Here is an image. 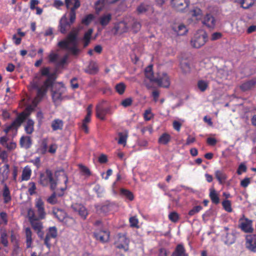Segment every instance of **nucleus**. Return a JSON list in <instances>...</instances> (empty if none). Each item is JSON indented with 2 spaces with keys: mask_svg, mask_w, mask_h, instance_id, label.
<instances>
[{
  "mask_svg": "<svg viewBox=\"0 0 256 256\" xmlns=\"http://www.w3.org/2000/svg\"><path fill=\"white\" fill-rule=\"evenodd\" d=\"M66 189V186L64 188H61L60 192H54L47 199V201L48 203L54 204L57 202V200L56 196H61L64 194V191Z\"/></svg>",
  "mask_w": 256,
  "mask_h": 256,
  "instance_id": "obj_19",
  "label": "nucleus"
},
{
  "mask_svg": "<svg viewBox=\"0 0 256 256\" xmlns=\"http://www.w3.org/2000/svg\"><path fill=\"white\" fill-rule=\"evenodd\" d=\"M146 76L152 82H160V80L156 79V77L154 75L152 71V65L150 64L144 70Z\"/></svg>",
  "mask_w": 256,
  "mask_h": 256,
  "instance_id": "obj_18",
  "label": "nucleus"
},
{
  "mask_svg": "<svg viewBox=\"0 0 256 256\" xmlns=\"http://www.w3.org/2000/svg\"><path fill=\"white\" fill-rule=\"evenodd\" d=\"M4 186V188L2 192V196L4 198V203H8L11 200V197L10 196V192L9 188L6 184H2Z\"/></svg>",
  "mask_w": 256,
  "mask_h": 256,
  "instance_id": "obj_32",
  "label": "nucleus"
},
{
  "mask_svg": "<svg viewBox=\"0 0 256 256\" xmlns=\"http://www.w3.org/2000/svg\"><path fill=\"white\" fill-rule=\"evenodd\" d=\"M126 86L124 82L118 84L115 86V89L116 92L120 94H122L126 90Z\"/></svg>",
  "mask_w": 256,
  "mask_h": 256,
  "instance_id": "obj_45",
  "label": "nucleus"
},
{
  "mask_svg": "<svg viewBox=\"0 0 256 256\" xmlns=\"http://www.w3.org/2000/svg\"><path fill=\"white\" fill-rule=\"evenodd\" d=\"M98 71V64L96 62L92 61L90 62L87 68L84 70V72L90 74H95Z\"/></svg>",
  "mask_w": 256,
  "mask_h": 256,
  "instance_id": "obj_21",
  "label": "nucleus"
},
{
  "mask_svg": "<svg viewBox=\"0 0 256 256\" xmlns=\"http://www.w3.org/2000/svg\"><path fill=\"white\" fill-rule=\"evenodd\" d=\"M60 176L64 180V184L68 182L67 176L63 170L55 172V179L52 176V173L50 170H46L44 174H41L40 178V182L43 186H46L50 184V188L52 190H54L56 187L57 182L58 180V177Z\"/></svg>",
  "mask_w": 256,
  "mask_h": 256,
  "instance_id": "obj_2",
  "label": "nucleus"
},
{
  "mask_svg": "<svg viewBox=\"0 0 256 256\" xmlns=\"http://www.w3.org/2000/svg\"><path fill=\"white\" fill-rule=\"evenodd\" d=\"M46 235L52 238H56L57 236V230L56 227H50Z\"/></svg>",
  "mask_w": 256,
  "mask_h": 256,
  "instance_id": "obj_54",
  "label": "nucleus"
},
{
  "mask_svg": "<svg viewBox=\"0 0 256 256\" xmlns=\"http://www.w3.org/2000/svg\"><path fill=\"white\" fill-rule=\"evenodd\" d=\"M171 4L178 11L182 12L188 6L186 0H172Z\"/></svg>",
  "mask_w": 256,
  "mask_h": 256,
  "instance_id": "obj_14",
  "label": "nucleus"
},
{
  "mask_svg": "<svg viewBox=\"0 0 256 256\" xmlns=\"http://www.w3.org/2000/svg\"><path fill=\"white\" fill-rule=\"evenodd\" d=\"M112 20V14H107L102 15L99 18L100 24L102 26H107Z\"/></svg>",
  "mask_w": 256,
  "mask_h": 256,
  "instance_id": "obj_28",
  "label": "nucleus"
},
{
  "mask_svg": "<svg viewBox=\"0 0 256 256\" xmlns=\"http://www.w3.org/2000/svg\"><path fill=\"white\" fill-rule=\"evenodd\" d=\"M93 32V29L92 28H90L88 30L87 32H86L84 34V38H83V41H84V47L86 48L88 46L90 42V40L91 39V36Z\"/></svg>",
  "mask_w": 256,
  "mask_h": 256,
  "instance_id": "obj_29",
  "label": "nucleus"
},
{
  "mask_svg": "<svg viewBox=\"0 0 256 256\" xmlns=\"http://www.w3.org/2000/svg\"><path fill=\"white\" fill-rule=\"evenodd\" d=\"M34 122L32 119H28L25 130L28 134H31L34 130Z\"/></svg>",
  "mask_w": 256,
  "mask_h": 256,
  "instance_id": "obj_36",
  "label": "nucleus"
},
{
  "mask_svg": "<svg viewBox=\"0 0 256 256\" xmlns=\"http://www.w3.org/2000/svg\"><path fill=\"white\" fill-rule=\"evenodd\" d=\"M26 247L29 248L31 246V244L32 242V231L29 228H26Z\"/></svg>",
  "mask_w": 256,
  "mask_h": 256,
  "instance_id": "obj_41",
  "label": "nucleus"
},
{
  "mask_svg": "<svg viewBox=\"0 0 256 256\" xmlns=\"http://www.w3.org/2000/svg\"><path fill=\"white\" fill-rule=\"evenodd\" d=\"M94 236L96 240L102 242H107L109 238V232L106 230L96 232L94 233Z\"/></svg>",
  "mask_w": 256,
  "mask_h": 256,
  "instance_id": "obj_17",
  "label": "nucleus"
},
{
  "mask_svg": "<svg viewBox=\"0 0 256 256\" xmlns=\"http://www.w3.org/2000/svg\"><path fill=\"white\" fill-rule=\"evenodd\" d=\"M76 11L74 10H70V22L71 24H72L76 20Z\"/></svg>",
  "mask_w": 256,
  "mask_h": 256,
  "instance_id": "obj_62",
  "label": "nucleus"
},
{
  "mask_svg": "<svg viewBox=\"0 0 256 256\" xmlns=\"http://www.w3.org/2000/svg\"><path fill=\"white\" fill-rule=\"evenodd\" d=\"M132 104V100L130 98H127L121 102V104L124 107H127L130 106Z\"/></svg>",
  "mask_w": 256,
  "mask_h": 256,
  "instance_id": "obj_64",
  "label": "nucleus"
},
{
  "mask_svg": "<svg viewBox=\"0 0 256 256\" xmlns=\"http://www.w3.org/2000/svg\"><path fill=\"white\" fill-rule=\"evenodd\" d=\"M60 86L55 85L52 88V98L54 102H58L62 100V94L64 92L66 88L62 82H59Z\"/></svg>",
  "mask_w": 256,
  "mask_h": 256,
  "instance_id": "obj_6",
  "label": "nucleus"
},
{
  "mask_svg": "<svg viewBox=\"0 0 256 256\" xmlns=\"http://www.w3.org/2000/svg\"><path fill=\"white\" fill-rule=\"evenodd\" d=\"M222 206L224 210L228 212H231L232 211V208H231V203L228 200H224L222 202Z\"/></svg>",
  "mask_w": 256,
  "mask_h": 256,
  "instance_id": "obj_55",
  "label": "nucleus"
},
{
  "mask_svg": "<svg viewBox=\"0 0 256 256\" xmlns=\"http://www.w3.org/2000/svg\"><path fill=\"white\" fill-rule=\"evenodd\" d=\"M73 210L76 212L81 216V218L85 220L88 214V212L86 208L82 204H74L72 206Z\"/></svg>",
  "mask_w": 256,
  "mask_h": 256,
  "instance_id": "obj_12",
  "label": "nucleus"
},
{
  "mask_svg": "<svg viewBox=\"0 0 256 256\" xmlns=\"http://www.w3.org/2000/svg\"><path fill=\"white\" fill-rule=\"evenodd\" d=\"M53 213L57 218L60 222H62L66 218V213L62 210H54Z\"/></svg>",
  "mask_w": 256,
  "mask_h": 256,
  "instance_id": "obj_38",
  "label": "nucleus"
},
{
  "mask_svg": "<svg viewBox=\"0 0 256 256\" xmlns=\"http://www.w3.org/2000/svg\"><path fill=\"white\" fill-rule=\"evenodd\" d=\"M171 256H188L185 248L182 244H178L176 248Z\"/></svg>",
  "mask_w": 256,
  "mask_h": 256,
  "instance_id": "obj_22",
  "label": "nucleus"
},
{
  "mask_svg": "<svg viewBox=\"0 0 256 256\" xmlns=\"http://www.w3.org/2000/svg\"><path fill=\"white\" fill-rule=\"evenodd\" d=\"M202 22L207 27L213 28L216 26V20L212 15L210 14H207L204 17Z\"/></svg>",
  "mask_w": 256,
  "mask_h": 256,
  "instance_id": "obj_16",
  "label": "nucleus"
},
{
  "mask_svg": "<svg viewBox=\"0 0 256 256\" xmlns=\"http://www.w3.org/2000/svg\"><path fill=\"white\" fill-rule=\"evenodd\" d=\"M28 116V114H26L24 112L20 114L12 124L4 130V132L8 134L12 129H15L17 131L18 128L26 120Z\"/></svg>",
  "mask_w": 256,
  "mask_h": 256,
  "instance_id": "obj_7",
  "label": "nucleus"
},
{
  "mask_svg": "<svg viewBox=\"0 0 256 256\" xmlns=\"http://www.w3.org/2000/svg\"><path fill=\"white\" fill-rule=\"evenodd\" d=\"M246 247L252 252H256V242L252 236H246Z\"/></svg>",
  "mask_w": 256,
  "mask_h": 256,
  "instance_id": "obj_25",
  "label": "nucleus"
},
{
  "mask_svg": "<svg viewBox=\"0 0 256 256\" xmlns=\"http://www.w3.org/2000/svg\"><path fill=\"white\" fill-rule=\"evenodd\" d=\"M106 3V0H98L96 1L95 4L96 11L98 12L101 11L104 8Z\"/></svg>",
  "mask_w": 256,
  "mask_h": 256,
  "instance_id": "obj_46",
  "label": "nucleus"
},
{
  "mask_svg": "<svg viewBox=\"0 0 256 256\" xmlns=\"http://www.w3.org/2000/svg\"><path fill=\"white\" fill-rule=\"evenodd\" d=\"M242 230L246 232H252L253 228L252 227L251 222H246L241 224Z\"/></svg>",
  "mask_w": 256,
  "mask_h": 256,
  "instance_id": "obj_40",
  "label": "nucleus"
},
{
  "mask_svg": "<svg viewBox=\"0 0 256 256\" xmlns=\"http://www.w3.org/2000/svg\"><path fill=\"white\" fill-rule=\"evenodd\" d=\"M105 104L106 102L103 101L98 104L96 108V116L101 120H105L106 115L110 112V107L106 106Z\"/></svg>",
  "mask_w": 256,
  "mask_h": 256,
  "instance_id": "obj_8",
  "label": "nucleus"
},
{
  "mask_svg": "<svg viewBox=\"0 0 256 256\" xmlns=\"http://www.w3.org/2000/svg\"><path fill=\"white\" fill-rule=\"evenodd\" d=\"M156 79L160 80V82H154L158 86L164 88H168L170 85V80L167 74L163 72L162 74H158V76Z\"/></svg>",
  "mask_w": 256,
  "mask_h": 256,
  "instance_id": "obj_10",
  "label": "nucleus"
},
{
  "mask_svg": "<svg viewBox=\"0 0 256 256\" xmlns=\"http://www.w3.org/2000/svg\"><path fill=\"white\" fill-rule=\"evenodd\" d=\"M207 40V34L205 32L200 31L196 34L191 41L192 45L195 48H200L204 46Z\"/></svg>",
  "mask_w": 256,
  "mask_h": 256,
  "instance_id": "obj_5",
  "label": "nucleus"
},
{
  "mask_svg": "<svg viewBox=\"0 0 256 256\" xmlns=\"http://www.w3.org/2000/svg\"><path fill=\"white\" fill-rule=\"evenodd\" d=\"M94 18V16L93 14H88L82 20V22L83 24L85 25H88L92 21Z\"/></svg>",
  "mask_w": 256,
  "mask_h": 256,
  "instance_id": "obj_53",
  "label": "nucleus"
},
{
  "mask_svg": "<svg viewBox=\"0 0 256 256\" xmlns=\"http://www.w3.org/2000/svg\"><path fill=\"white\" fill-rule=\"evenodd\" d=\"M36 208L38 218L44 219L46 217V213L44 210V202L40 198H38L36 202Z\"/></svg>",
  "mask_w": 256,
  "mask_h": 256,
  "instance_id": "obj_11",
  "label": "nucleus"
},
{
  "mask_svg": "<svg viewBox=\"0 0 256 256\" xmlns=\"http://www.w3.org/2000/svg\"><path fill=\"white\" fill-rule=\"evenodd\" d=\"M58 58V55L54 52H51L48 56L49 62H50L56 63Z\"/></svg>",
  "mask_w": 256,
  "mask_h": 256,
  "instance_id": "obj_59",
  "label": "nucleus"
},
{
  "mask_svg": "<svg viewBox=\"0 0 256 256\" xmlns=\"http://www.w3.org/2000/svg\"><path fill=\"white\" fill-rule=\"evenodd\" d=\"M28 216L33 229L36 232H40L42 228V222L40 221V219L37 218L34 210L30 208L28 210Z\"/></svg>",
  "mask_w": 256,
  "mask_h": 256,
  "instance_id": "obj_4",
  "label": "nucleus"
},
{
  "mask_svg": "<svg viewBox=\"0 0 256 256\" xmlns=\"http://www.w3.org/2000/svg\"><path fill=\"white\" fill-rule=\"evenodd\" d=\"M20 145L22 147L26 149L28 148L32 144V140L30 136H22L20 141Z\"/></svg>",
  "mask_w": 256,
  "mask_h": 256,
  "instance_id": "obj_26",
  "label": "nucleus"
},
{
  "mask_svg": "<svg viewBox=\"0 0 256 256\" xmlns=\"http://www.w3.org/2000/svg\"><path fill=\"white\" fill-rule=\"evenodd\" d=\"M64 126V122L60 119L54 120L51 124V126L53 130H62Z\"/></svg>",
  "mask_w": 256,
  "mask_h": 256,
  "instance_id": "obj_27",
  "label": "nucleus"
},
{
  "mask_svg": "<svg viewBox=\"0 0 256 256\" xmlns=\"http://www.w3.org/2000/svg\"><path fill=\"white\" fill-rule=\"evenodd\" d=\"M119 140H118V144H126V139L128 137L127 134H123L122 132L118 134Z\"/></svg>",
  "mask_w": 256,
  "mask_h": 256,
  "instance_id": "obj_51",
  "label": "nucleus"
},
{
  "mask_svg": "<svg viewBox=\"0 0 256 256\" xmlns=\"http://www.w3.org/2000/svg\"><path fill=\"white\" fill-rule=\"evenodd\" d=\"M58 69L56 68L55 71L50 74L48 78L44 81L43 86L40 87L37 82L33 80L30 84V88L32 90H36L37 94L36 100L40 101L46 94L48 89L50 87H52L54 80L57 78L56 73Z\"/></svg>",
  "mask_w": 256,
  "mask_h": 256,
  "instance_id": "obj_1",
  "label": "nucleus"
},
{
  "mask_svg": "<svg viewBox=\"0 0 256 256\" xmlns=\"http://www.w3.org/2000/svg\"><path fill=\"white\" fill-rule=\"evenodd\" d=\"M31 170L28 168H24L22 171V180H28L30 178Z\"/></svg>",
  "mask_w": 256,
  "mask_h": 256,
  "instance_id": "obj_48",
  "label": "nucleus"
},
{
  "mask_svg": "<svg viewBox=\"0 0 256 256\" xmlns=\"http://www.w3.org/2000/svg\"><path fill=\"white\" fill-rule=\"evenodd\" d=\"M112 206V204L108 203L107 204H104L102 206H97L96 208V212L98 214H106L109 210H110V208Z\"/></svg>",
  "mask_w": 256,
  "mask_h": 256,
  "instance_id": "obj_24",
  "label": "nucleus"
},
{
  "mask_svg": "<svg viewBox=\"0 0 256 256\" xmlns=\"http://www.w3.org/2000/svg\"><path fill=\"white\" fill-rule=\"evenodd\" d=\"M128 28V26L124 22H121L114 26L115 34H122L126 32Z\"/></svg>",
  "mask_w": 256,
  "mask_h": 256,
  "instance_id": "obj_20",
  "label": "nucleus"
},
{
  "mask_svg": "<svg viewBox=\"0 0 256 256\" xmlns=\"http://www.w3.org/2000/svg\"><path fill=\"white\" fill-rule=\"evenodd\" d=\"M68 58V56L66 54L63 57L62 59L59 61H58L56 63V68L58 69V68L63 66L66 63Z\"/></svg>",
  "mask_w": 256,
  "mask_h": 256,
  "instance_id": "obj_57",
  "label": "nucleus"
},
{
  "mask_svg": "<svg viewBox=\"0 0 256 256\" xmlns=\"http://www.w3.org/2000/svg\"><path fill=\"white\" fill-rule=\"evenodd\" d=\"M210 197L214 204H217L220 202L218 194L214 189L210 190Z\"/></svg>",
  "mask_w": 256,
  "mask_h": 256,
  "instance_id": "obj_37",
  "label": "nucleus"
},
{
  "mask_svg": "<svg viewBox=\"0 0 256 256\" xmlns=\"http://www.w3.org/2000/svg\"><path fill=\"white\" fill-rule=\"evenodd\" d=\"M202 209V207L200 206H195L192 209L189 211L188 215L190 216H194L195 214L198 213Z\"/></svg>",
  "mask_w": 256,
  "mask_h": 256,
  "instance_id": "obj_58",
  "label": "nucleus"
},
{
  "mask_svg": "<svg viewBox=\"0 0 256 256\" xmlns=\"http://www.w3.org/2000/svg\"><path fill=\"white\" fill-rule=\"evenodd\" d=\"M130 222L132 227L138 228V220L136 216H132L130 218Z\"/></svg>",
  "mask_w": 256,
  "mask_h": 256,
  "instance_id": "obj_60",
  "label": "nucleus"
},
{
  "mask_svg": "<svg viewBox=\"0 0 256 256\" xmlns=\"http://www.w3.org/2000/svg\"><path fill=\"white\" fill-rule=\"evenodd\" d=\"M78 30L73 29L68 35L66 38L60 41L58 46L62 48L70 51L73 54L76 55L79 50L76 48L78 43Z\"/></svg>",
  "mask_w": 256,
  "mask_h": 256,
  "instance_id": "obj_3",
  "label": "nucleus"
},
{
  "mask_svg": "<svg viewBox=\"0 0 256 256\" xmlns=\"http://www.w3.org/2000/svg\"><path fill=\"white\" fill-rule=\"evenodd\" d=\"M141 24L140 22L134 20L132 24V28L135 32H137L140 28Z\"/></svg>",
  "mask_w": 256,
  "mask_h": 256,
  "instance_id": "obj_61",
  "label": "nucleus"
},
{
  "mask_svg": "<svg viewBox=\"0 0 256 256\" xmlns=\"http://www.w3.org/2000/svg\"><path fill=\"white\" fill-rule=\"evenodd\" d=\"M170 139L171 136L169 134L167 133H164L159 138L158 142L160 144L166 145L170 142Z\"/></svg>",
  "mask_w": 256,
  "mask_h": 256,
  "instance_id": "obj_35",
  "label": "nucleus"
},
{
  "mask_svg": "<svg viewBox=\"0 0 256 256\" xmlns=\"http://www.w3.org/2000/svg\"><path fill=\"white\" fill-rule=\"evenodd\" d=\"M174 30L180 36L184 35L188 31L186 26L184 24H180L176 28H174Z\"/></svg>",
  "mask_w": 256,
  "mask_h": 256,
  "instance_id": "obj_43",
  "label": "nucleus"
},
{
  "mask_svg": "<svg viewBox=\"0 0 256 256\" xmlns=\"http://www.w3.org/2000/svg\"><path fill=\"white\" fill-rule=\"evenodd\" d=\"M198 86L202 92H204L208 86V83L206 81L200 80L198 82Z\"/></svg>",
  "mask_w": 256,
  "mask_h": 256,
  "instance_id": "obj_52",
  "label": "nucleus"
},
{
  "mask_svg": "<svg viewBox=\"0 0 256 256\" xmlns=\"http://www.w3.org/2000/svg\"><path fill=\"white\" fill-rule=\"evenodd\" d=\"M254 2V0H242L240 4L241 6L244 9H248L251 7Z\"/></svg>",
  "mask_w": 256,
  "mask_h": 256,
  "instance_id": "obj_49",
  "label": "nucleus"
},
{
  "mask_svg": "<svg viewBox=\"0 0 256 256\" xmlns=\"http://www.w3.org/2000/svg\"><path fill=\"white\" fill-rule=\"evenodd\" d=\"M3 170L2 172L1 176H0V180L2 184H4L6 180L8 178L9 173V165L8 164H4L2 167Z\"/></svg>",
  "mask_w": 256,
  "mask_h": 256,
  "instance_id": "obj_31",
  "label": "nucleus"
},
{
  "mask_svg": "<svg viewBox=\"0 0 256 256\" xmlns=\"http://www.w3.org/2000/svg\"><path fill=\"white\" fill-rule=\"evenodd\" d=\"M190 12V14L196 20H200L202 17V12L197 7L194 8Z\"/></svg>",
  "mask_w": 256,
  "mask_h": 256,
  "instance_id": "obj_33",
  "label": "nucleus"
},
{
  "mask_svg": "<svg viewBox=\"0 0 256 256\" xmlns=\"http://www.w3.org/2000/svg\"><path fill=\"white\" fill-rule=\"evenodd\" d=\"M71 24L68 21L66 16H64L60 20L59 22V29L61 33L64 34L68 30L71 26Z\"/></svg>",
  "mask_w": 256,
  "mask_h": 256,
  "instance_id": "obj_13",
  "label": "nucleus"
},
{
  "mask_svg": "<svg viewBox=\"0 0 256 256\" xmlns=\"http://www.w3.org/2000/svg\"><path fill=\"white\" fill-rule=\"evenodd\" d=\"M8 234L5 230H1V235H0V242L4 245V246H8Z\"/></svg>",
  "mask_w": 256,
  "mask_h": 256,
  "instance_id": "obj_47",
  "label": "nucleus"
},
{
  "mask_svg": "<svg viewBox=\"0 0 256 256\" xmlns=\"http://www.w3.org/2000/svg\"><path fill=\"white\" fill-rule=\"evenodd\" d=\"M216 177L220 182V183H222L226 180V175L223 174L222 172L218 170L215 173Z\"/></svg>",
  "mask_w": 256,
  "mask_h": 256,
  "instance_id": "obj_50",
  "label": "nucleus"
},
{
  "mask_svg": "<svg viewBox=\"0 0 256 256\" xmlns=\"http://www.w3.org/2000/svg\"><path fill=\"white\" fill-rule=\"evenodd\" d=\"M92 106H88L87 108V114L84 119L82 120V123L81 126L82 128L84 131L86 133H88V129L86 124L88 123L90 120V116L92 115Z\"/></svg>",
  "mask_w": 256,
  "mask_h": 256,
  "instance_id": "obj_15",
  "label": "nucleus"
},
{
  "mask_svg": "<svg viewBox=\"0 0 256 256\" xmlns=\"http://www.w3.org/2000/svg\"><path fill=\"white\" fill-rule=\"evenodd\" d=\"M168 218L172 222H176L178 220L179 216L177 212H173L169 214Z\"/></svg>",
  "mask_w": 256,
  "mask_h": 256,
  "instance_id": "obj_56",
  "label": "nucleus"
},
{
  "mask_svg": "<svg viewBox=\"0 0 256 256\" xmlns=\"http://www.w3.org/2000/svg\"><path fill=\"white\" fill-rule=\"evenodd\" d=\"M180 68L184 73H188L190 71V64L186 60H182L180 62Z\"/></svg>",
  "mask_w": 256,
  "mask_h": 256,
  "instance_id": "obj_42",
  "label": "nucleus"
},
{
  "mask_svg": "<svg viewBox=\"0 0 256 256\" xmlns=\"http://www.w3.org/2000/svg\"><path fill=\"white\" fill-rule=\"evenodd\" d=\"M224 243L230 245L234 244L236 240V236L233 233L226 232V236L223 238Z\"/></svg>",
  "mask_w": 256,
  "mask_h": 256,
  "instance_id": "obj_30",
  "label": "nucleus"
},
{
  "mask_svg": "<svg viewBox=\"0 0 256 256\" xmlns=\"http://www.w3.org/2000/svg\"><path fill=\"white\" fill-rule=\"evenodd\" d=\"M120 194L130 200H134V197L132 193L128 190L122 188L120 190Z\"/></svg>",
  "mask_w": 256,
  "mask_h": 256,
  "instance_id": "obj_44",
  "label": "nucleus"
},
{
  "mask_svg": "<svg viewBox=\"0 0 256 256\" xmlns=\"http://www.w3.org/2000/svg\"><path fill=\"white\" fill-rule=\"evenodd\" d=\"M129 240L124 234H119L116 237L115 244L120 249H124L125 251L128 250Z\"/></svg>",
  "mask_w": 256,
  "mask_h": 256,
  "instance_id": "obj_9",
  "label": "nucleus"
},
{
  "mask_svg": "<svg viewBox=\"0 0 256 256\" xmlns=\"http://www.w3.org/2000/svg\"><path fill=\"white\" fill-rule=\"evenodd\" d=\"M256 84V81L254 80H250L248 81L240 86L241 89L244 91L248 90L253 87Z\"/></svg>",
  "mask_w": 256,
  "mask_h": 256,
  "instance_id": "obj_39",
  "label": "nucleus"
},
{
  "mask_svg": "<svg viewBox=\"0 0 256 256\" xmlns=\"http://www.w3.org/2000/svg\"><path fill=\"white\" fill-rule=\"evenodd\" d=\"M72 2H74V6L70 8V10L76 11V10L80 6V0H65V4L67 8H69L70 6L72 3Z\"/></svg>",
  "mask_w": 256,
  "mask_h": 256,
  "instance_id": "obj_34",
  "label": "nucleus"
},
{
  "mask_svg": "<svg viewBox=\"0 0 256 256\" xmlns=\"http://www.w3.org/2000/svg\"><path fill=\"white\" fill-rule=\"evenodd\" d=\"M152 9L150 5L146 3H142L137 7L136 11L138 14H144Z\"/></svg>",
  "mask_w": 256,
  "mask_h": 256,
  "instance_id": "obj_23",
  "label": "nucleus"
},
{
  "mask_svg": "<svg viewBox=\"0 0 256 256\" xmlns=\"http://www.w3.org/2000/svg\"><path fill=\"white\" fill-rule=\"evenodd\" d=\"M41 146V152L42 154L46 153L48 149L47 140L46 139H44L42 140Z\"/></svg>",
  "mask_w": 256,
  "mask_h": 256,
  "instance_id": "obj_63",
  "label": "nucleus"
}]
</instances>
